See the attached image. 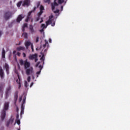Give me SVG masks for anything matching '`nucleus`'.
Returning a JSON list of instances; mask_svg holds the SVG:
<instances>
[{
    "label": "nucleus",
    "mask_w": 130,
    "mask_h": 130,
    "mask_svg": "<svg viewBox=\"0 0 130 130\" xmlns=\"http://www.w3.org/2000/svg\"><path fill=\"white\" fill-rule=\"evenodd\" d=\"M37 57H38V55L37 54H30L28 57V58L31 60H33V59H34L35 58H36Z\"/></svg>",
    "instance_id": "nucleus-4"
},
{
    "label": "nucleus",
    "mask_w": 130,
    "mask_h": 130,
    "mask_svg": "<svg viewBox=\"0 0 130 130\" xmlns=\"http://www.w3.org/2000/svg\"><path fill=\"white\" fill-rule=\"evenodd\" d=\"M29 29L31 34H34V33H35V30H34L33 25H30Z\"/></svg>",
    "instance_id": "nucleus-13"
},
{
    "label": "nucleus",
    "mask_w": 130,
    "mask_h": 130,
    "mask_svg": "<svg viewBox=\"0 0 130 130\" xmlns=\"http://www.w3.org/2000/svg\"><path fill=\"white\" fill-rule=\"evenodd\" d=\"M22 35L25 39H27L28 38V34H27L26 32H23Z\"/></svg>",
    "instance_id": "nucleus-22"
},
{
    "label": "nucleus",
    "mask_w": 130,
    "mask_h": 130,
    "mask_svg": "<svg viewBox=\"0 0 130 130\" xmlns=\"http://www.w3.org/2000/svg\"><path fill=\"white\" fill-rule=\"evenodd\" d=\"M22 99H23V98L22 96H20L19 99V102H21V101H22Z\"/></svg>",
    "instance_id": "nucleus-43"
},
{
    "label": "nucleus",
    "mask_w": 130,
    "mask_h": 130,
    "mask_svg": "<svg viewBox=\"0 0 130 130\" xmlns=\"http://www.w3.org/2000/svg\"><path fill=\"white\" fill-rule=\"evenodd\" d=\"M45 43L43 45L44 48H45L46 47V46H48V42L46 40H45Z\"/></svg>",
    "instance_id": "nucleus-23"
},
{
    "label": "nucleus",
    "mask_w": 130,
    "mask_h": 130,
    "mask_svg": "<svg viewBox=\"0 0 130 130\" xmlns=\"http://www.w3.org/2000/svg\"><path fill=\"white\" fill-rule=\"evenodd\" d=\"M6 98L7 99V98H9V92L6 91Z\"/></svg>",
    "instance_id": "nucleus-29"
},
{
    "label": "nucleus",
    "mask_w": 130,
    "mask_h": 130,
    "mask_svg": "<svg viewBox=\"0 0 130 130\" xmlns=\"http://www.w3.org/2000/svg\"><path fill=\"white\" fill-rule=\"evenodd\" d=\"M54 5H55V6H58V4H57V3H55Z\"/></svg>",
    "instance_id": "nucleus-64"
},
{
    "label": "nucleus",
    "mask_w": 130,
    "mask_h": 130,
    "mask_svg": "<svg viewBox=\"0 0 130 130\" xmlns=\"http://www.w3.org/2000/svg\"><path fill=\"white\" fill-rule=\"evenodd\" d=\"M5 68L6 69L7 75H9V74H10V67L9 66V64H8V63H5Z\"/></svg>",
    "instance_id": "nucleus-8"
},
{
    "label": "nucleus",
    "mask_w": 130,
    "mask_h": 130,
    "mask_svg": "<svg viewBox=\"0 0 130 130\" xmlns=\"http://www.w3.org/2000/svg\"><path fill=\"white\" fill-rule=\"evenodd\" d=\"M16 52H17L16 51H13V54H15V53H16Z\"/></svg>",
    "instance_id": "nucleus-61"
},
{
    "label": "nucleus",
    "mask_w": 130,
    "mask_h": 130,
    "mask_svg": "<svg viewBox=\"0 0 130 130\" xmlns=\"http://www.w3.org/2000/svg\"><path fill=\"white\" fill-rule=\"evenodd\" d=\"M3 89H4V87H3V86L1 85L0 86V92H2Z\"/></svg>",
    "instance_id": "nucleus-40"
},
{
    "label": "nucleus",
    "mask_w": 130,
    "mask_h": 130,
    "mask_svg": "<svg viewBox=\"0 0 130 130\" xmlns=\"http://www.w3.org/2000/svg\"><path fill=\"white\" fill-rule=\"evenodd\" d=\"M40 16H39V17L37 18V21H38L39 20H40Z\"/></svg>",
    "instance_id": "nucleus-54"
},
{
    "label": "nucleus",
    "mask_w": 130,
    "mask_h": 130,
    "mask_svg": "<svg viewBox=\"0 0 130 130\" xmlns=\"http://www.w3.org/2000/svg\"><path fill=\"white\" fill-rule=\"evenodd\" d=\"M55 22H53L52 24V26H55Z\"/></svg>",
    "instance_id": "nucleus-59"
},
{
    "label": "nucleus",
    "mask_w": 130,
    "mask_h": 130,
    "mask_svg": "<svg viewBox=\"0 0 130 130\" xmlns=\"http://www.w3.org/2000/svg\"><path fill=\"white\" fill-rule=\"evenodd\" d=\"M22 54L23 55V57H26V54L25 53L23 52Z\"/></svg>",
    "instance_id": "nucleus-55"
},
{
    "label": "nucleus",
    "mask_w": 130,
    "mask_h": 130,
    "mask_svg": "<svg viewBox=\"0 0 130 130\" xmlns=\"http://www.w3.org/2000/svg\"><path fill=\"white\" fill-rule=\"evenodd\" d=\"M11 90H12V86H11V85H9L6 89V92H9Z\"/></svg>",
    "instance_id": "nucleus-20"
},
{
    "label": "nucleus",
    "mask_w": 130,
    "mask_h": 130,
    "mask_svg": "<svg viewBox=\"0 0 130 130\" xmlns=\"http://www.w3.org/2000/svg\"><path fill=\"white\" fill-rule=\"evenodd\" d=\"M18 94H19V91H15L14 93V104H17V101L18 100Z\"/></svg>",
    "instance_id": "nucleus-3"
},
{
    "label": "nucleus",
    "mask_w": 130,
    "mask_h": 130,
    "mask_svg": "<svg viewBox=\"0 0 130 130\" xmlns=\"http://www.w3.org/2000/svg\"><path fill=\"white\" fill-rule=\"evenodd\" d=\"M55 9V6L53 4L52 5V10L53 11Z\"/></svg>",
    "instance_id": "nucleus-39"
},
{
    "label": "nucleus",
    "mask_w": 130,
    "mask_h": 130,
    "mask_svg": "<svg viewBox=\"0 0 130 130\" xmlns=\"http://www.w3.org/2000/svg\"><path fill=\"white\" fill-rule=\"evenodd\" d=\"M31 48L32 49V51H34V49L33 48V45L32 44L31 45Z\"/></svg>",
    "instance_id": "nucleus-49"
},
{
    "label": "nucleus",
    "mask_w": 130,
    "mask_h": 130,
    "mask_svg": "<svg viewBox=\"0 0 130 130\" xmlns=\"http://www.w3.org/2000/svg\"><path fill=\"white\" fill-rule=\"evenodd\" d=\"M41 27L42 28V29H44V28H47V26H45V24L43 23V24H42V25H41Z\"/></svg>",
    "instance_id": "nucleus-25"
},
{
    "label": "nucleus",
    "mask_w": 130,
    "mask_h": 130,
    "mask_svg": "<svg viewBox=\"0 0 130 130\" xmlns=\"http://www.w3.org/2000/svg\"><path fill=\"white\" fill-rule=\"evenodd\" d=\"M22 4V2H19L18 4H17V7L18 8H19V7H21V5Z\"/></svg>",
    "instance_id": "nucleus-36"
},
{
    "label": "nucleus",
    "mask_w": 130,
    "mask_h": 130,
    "mask_svg": "<svg viewBox=\"0 0 130 130\" xmlns=\"http://www.w3.org/2000/svg\"><path fill=\"white\" fill-rule=\"evenodd\" d=\"M23 28H27L28 27V24L24 23L22 26Z\"/></svg>",
    "instance_id": "nucleus-30"
},
{
    "label": "nucleus",
    "mask_w": 130,
    "mask_h": 130,
    "mask_svg": "<svg viewBox=\"0 0 130 130\" xmlns=\"http://www.w3.org/2000/svg\"><path fill=\"white\" fill-rule=\"evenodd\" d=\"M9 104L10 103H9V102H5V103L4 104V107L3 110H5V111H7V110H8V109H9Z\"/></svg>",
    "instance_id": "nucleus-11"
},
{
    "label": "nucleus",
    "mask_w": 130,
    "mask_h": 130,
    "mask_svg": "<svg viewBox=\"0 0 130 130\" xmlns=\"http://www.w3.org/2000/svg\"><path fill=\"white\" fill-rule=\"evenodd\" d=\"M24 86L26 88H27L29 86V85L28 84V82H27V81L25 82Z\"/></svg>",
    "instance_id": "nucleus-32"
},
{
    "label": "nucleus",
    "mask_w": 130,
    "mask_h": 130,
    "mask_svg": "<svg viewBox=\"0 0 130 130\" xmlns=\"http://www.w3.org/2000/svg\"><path fill=\"white\" fill-rule=\"evenodd\" d=\"M6 111L3 110L1 113V119L2 121H4L5 118H6Z\"/></svg>",
    "instance_id": "nucleus-5"
},
{
    "label": "nucleus",
    "mask_w": 130,
    "mask_h": 130,
    "mask_svg": "<svg viewBox=\"0 0 130 130\" xmlns=\"http://www.w3.org/2000/svg\"><path fill=\"white\" fill-rule=\"evenodd\" d=\"M0 78L2 79H5V72L2 67L0 68Z\"/></svg>",
    "instance_id": "nucleus-2"
},
{
    "label": "nucleus",
    "mask_w": 130,
    "mask_h": 130,
    "mask_svg": "<svg viewBox=\"0 0 130 130\" xmlns=\"http://www.w3.org/2000/svg\"><path fill=\"white\" fill-rule=\"evenodd\" d=\"M18 78L19 80V82L20 81H21V78H20V75H19V74L17 75Z\"/></svg>",
    "instance_id": "nucleus-51"
},
{
    "label": "nucleus",
    "mask_w": 130,
    "mask_h": 130,
    "mask_svg": "<svg viewBox=\"0 0 130 130\" xmlns=\"http://www.w3.org/2000/svg\"><path fill=\"white\" fill-rule=\"evenodd\" d=\"M40 73H41V70H40V71H38L37 72V75H40Z\"/></svg>",
    "instance_id": "nucleus-50"
},
{
    "label": "nucleus",
    "mask_w": 130,
    "mask_h": 130,
    "mask_svg": "<svg viewBox=\"0 0 130 130\" xmlns=\"http://www.w3.org/2000/svg\"><path fill=\"white\" fill-rule=\"evenodd\" d=\"M2 58H6V51L5 50V48H3L2 49Z\"/></svg>",
    "instance_id": "nucleus-14"
},
{
    "label": "nucleus",
    "mask_w": 130,
    "mask_h": 130,
    "mask_svg": "<svg viewBox=\"0 0 130 130\" xmlns=\"http://www.w3.org/2000/svg\"><path fill=\"white\" fill-rule=\"evenodd\" d=\"M39 64H40V62H38L37 63V64H36V68H37V67H38V66H39Z\"/></svg>",
    "instance_id": "nucleus-44"
},
{
    "label": "nucleus",
    "mask_w": 130,
    "mask_h": 130,
    "mask_svg": "<svg viewBox=\"0 0 130 130\" xmlns=\"http://www.w3.org/2000/svg\"><path fill=\"white\" fill-rule=\"evenodd\" d=\"M59 11L57 10L56 11H54V13H55V14H56V13H58Z\"/></svg>",
    "instance_id": "nucleus-62"
},
{
    "label": "nucleus",
    "mask_w": 130,
    "mask_h": 130,
    "mask_svg": "<svg viewBox=\"0 0 130 130\" xmlns=\"http://www.w3.org/2000/svg\"><path fill=\"white\" fill-rule=\"evenodd\" d=\"M4 18L6 21H8L10 18H12V12L7 11L4 14Z\"/></svg>",
    "instance_id": "nucleus-1"
},
{
    "label": "nucleus",
    "mask_w": 130,
    "mask_h": 130,
    "mask_svg": "<svg viewBox=\"0 0 130 130\" xmlns=\"http://www.w3.org/2000/svg\"><path fill=\"white\" fill-rule=\"evenodd\" d=\"M44 31V28H42V29L40 30V32H41V33H42V32H43Z\"/></svg>",
    "instance_id": "nucleus-48"
},
{
    "label": "nucleus",
    "mask_w": 130,
    "mask_h": 130,
    "mask_svg": "<svg viewBox=\"0 0 130 130\" xmlns=\"http://www.w3.org/2000/svg\"><path fill=\"white\" fill-rule=\"evenodd\" d=\"M18 79H17L16 82L19 84V89L21 88V82L20 81H18Z\"/></svg>",
    "instance_id": "nucleus-27"
},
{
    "label": "nucleus",
    "mask_w": 130,
    "mask_h": 130,
    "mask_svg": "<svg viewBox=\"0 0 130 130\" xmlns=\"http://www.w3.org/2000/svg\"><path fill=\"white\" fill-rule=\"evenodd\" d=\"M9 122H10L11 123V124H13V122H14V119H10L9 121Z\"/></svg>",
    "instance_id": "nucleus-28"
},
{
    "label": "nucleus",
    "mask_w": 130,
    "mask_h": 130,
    "mask_svg": "<svg viewBox=\"0 0 130 130\" xmlns=\"http://www.w3.org/2000/svg\"><path fill=\"white\" fill-rule=\"evenodd\" d=\"M16 50L17 51H25V50H26V48L25 47L19 46L16 48Z\"/></svg>",
    "instance_id": "nucleus-7"
},
{
    "label": "nucleus",
    "mask_w": 130,
    "mask_h": 130,
    "mask_svg": "<svg viewBox=\"0 0 130 130\" xmlns=\"http://www.w3.org/2000/svg\"><path fill=\"white\" fill-rule=\"evenodd\" d=\"M34 11H31L29 12H28V16H27L26 19H25V22H28V21H29V19H31V14H32V13H33Z\"/></svg>",
    "instance_id": "nucleus-12"
},
{
    "label": "nucleus",
    "mask_w": 130,
    "mask_h": 130,
    "mask_svg": "<svg viewBox=\"0 0 130 130\" xmlns=\"http://www.w3.org/2000/svg\"><path fill=\"white\" fill-rule=\"evenodd\" d=\"M33 73V68H31V69H27L26 70V74L27 76H29L30 74Z\"/></svg>",
    "instance_id": "nucleus-9"
},
{
    "label": "nucleus",
    "mask_w": 130,
    "mask_h": 130,
    "mask_svg": "<svg viewBox=\"0 0 130 130\" xmlns=\"http://www.w3.org/2000/svg\"><path fill=\"white\" fill-rule=\"evenodd\" d=\"M40 12L38 13L39 17H40L42 14H43V11H44V7L43 6L41 5L40 7Z\"/></svg>",
    "instance_id": "nucleus-6"
},
{
    "label": "nucleus",
    "mask_w": 130,
    "mask_h": 130,
    "mask_svg": "<svg viewBox=\"0 0 130 130\" xmlns=\"http://www.w3.org/2000/svg\"><path fill=\"white\" fill-rule=\"evenodd\" d=\"M18 78L19 80V82L20 81H21V78H20V75H19V74L17 75Z\"/></svg>",
    "instance_id": "nucleus-52"
},
{
    "label": "nucleus",
    "mask_w": 130,
    "mask_h": 130,
    "mask_svg": "<svg viewBox=\"0 0 130 130\" xmlns=\"http://www.w3.org/2000/svg\"><path fill=\"white\" fill-rule=\"evenodd\" d=\"M53 18V15H51L49 17V20L52 21V18Z\"/></svg>",
    "instance_id": "nucleus-31"
},
{
    "label": "nucleus",
    "mask_w": 130,
    "mask_h": 130,
    "mask_svg": "<svg viewBox=\"0 0 130 130\" xmlns=\"http://www.w3.org/2000/svg\"><path fill=\"white\" fill-rule=\"evenodd\" d=\"M34 59H35V62H37V61H38V58H37V57L35 58Z\"/></svg>",
    "instance_id": "nucleus-47"
},
{
    "label": "nucleus",
    "mask_w": 130,
    "mask_h": 130,
    "mask_svg": "<svg viewBox=\"0 0 130 130\" xmlns=\"http://www.w3.org/2000/svg\"><path fill=\"white\" fill-rule=\"evenodd\" d=\"M10 124H11V123L10 122L7 121V123H6V126L8 127L9 125H10Z\"/></svg>",
    "instance_id": "nucleus-42"
},
{
    "label": "nucleus",
    "mask_w": 130,
    "mask_h": 130,
    "mask_svg": "<svg viewBox=\"0 0 130 130\" xmlns=\"http://www.w3.org/2000/svg\"><path fill=\"white\" fill-rule=\"evenodd\" d=\"M22 20H23V17H22V15H19L17 19V23H20V22H21V21H22Z\"/></svg>",
    "instance_id": "nucleus-17"
},
{
    "label": "nucleus",
    "mask_w": 130,
    "mask_h": 130,
    "mask_svg": "<svg viewBox=\"0 0 130 130\" xmlns=\"http://www.w3.org/2000/svg\"><path fill=\"white\" fill-rule=\"evenodd\" d=\"M26 95H24L21 105H24V104H25V102L26 101Z\"/></svg>",
    "instance_id": "nucleus-24"
},
{
    "label": "nucleus",
    "mask_w": 130,
    "mask_h": 130,
    "mask_svg": "<svg viewBox=\"0 0 130 130\" xmlns=\"http://www.w3.org/2000/svg\"><path fill=\"white\" fill-rule=\"evenodd\" d=\"M16 122L18 125H19L21 123V121H20V119L17 120Z\"/></svg>",
    "instance_id": "nucleus-35"
},
{
    "label": "nucleus",
    "mask_w": 130,
    "mask_h": 130,
    "mask_svg": "<svg viewBox=\"0 0 130 130\" xmlns=\"http://www.w3.org/2000/svg\"><path fill=\"white\" fill-rule=\"evenodd\" d=\"M24 68L25 69H28V68H30V62H28V60H25L24 61Z\"/></svg>",
    "instance_id": "nucleus-10"
},
{
    "label": "nucleus",
    "mask_w": 130,
    "mask_h": 130,
    "mask_svg": "<svg viewBox=\"0 0 130 130\" xmlns=\"http://www.w3.org/2000/svg\"><path fill=\"white\" fill-rule=\"evenodd\" d=\"M39 6H40V2H38L37 3V8H38V7H39Z\"/></svg>",
    "instance_id": "nucleus-53"
},
{
    "label": "nucleus",
    "mask_w": 130,
    "mask_h": 130,
    "mask_svg": "<svg viewBox=\"0 0 130 130\" xmlns=\"http://www.w3.org/2000/svg\"><path fill=\"white\" fill-rule=\"evenodd\" d=\"M25 110V106L21 105L20 115L22 116V114H24V111Z\"/></svg>",
    "instance_id": "nucleus-15"
},
{
    "label": "nucleus",
    "mask_w": 130,
    "mask_h": 130,
    "mask_svg": "<svg viewBox=\"0 0 130 130\" xmlns=\"http://www.w3.org/2000/svg\"><path fill=\"white\" fill-rule=\"evenodd\" d=\"M3 35V31L0 30V37Z\"/></svg>",
    "instance_id": "nucleus-58"
},
{
    "label": "nucleus",
    "mask_w": 130,
    "mask_h": 130,
    "mask_svg": "<svg viewBox=\"0 0 130 130\" xmlns=\"http://www.w3.org/2000/svg\"><path fill=\"white\" fill-rule=\"evenodd\" d=\"M30 81H31V77L30 76H28L27 77V82H30Z\"/></svg>",
    "instance_id": "nucleus-34"
},
{
    "label": "nucleus",
    "mask_w": 130,
    "mask_h": 130,
    "mask_svg": "<svg viewBox=\"0 0 130 130\" xmlns=\"http://www.w3.org/2000/svg\"><path fill=\"white\" fill-rule=\"evenodd\" d=\"M39 42V37H37V38H36V42L37 43Z\"/></svg>",
    "instance_id": "nucleus-38"
},
{
    "label": "nucleus",
    "mask_w": 130,
    "mask_h": 130,
    "mask_svg": "<svg viewBox=\"0 0 130 130\" xmlns=\"http://www.w3.org/2000/svg\"><path fill=\"white\" fill-rule=\"evenodd\" d=\"M30 45H32V44H31V42L27 41L25 42V46L26 49H28V48H29V46H30Z\"/></svg>",
    "instance_id": "nucleus-16"
},
{
    "label": "nucleus",
    "mask_w": 130,
    "mask_h": 130,
    "mask_svg": "<svg viewBox=\"0 0 130 130\" xmlns=\"http://www.w3.org/2000/svg\"><path fill=\"white\" fill-rule=\"evenodd\" d=\"M22 32H25V27H23V26H22Z\"/></svg>",
    "instance_id": "nucleus-57"
},
{
    "label": "nucleus",
    "mask_w": 130,
    "mask_h": 130,
    "mask_svg": "<svg viewBox=\"0 0 130 130\" xmlns=\"http://www.w3.org/2000/svg\"><path fill=\"white\" fill-rule=\"evenodd\" d=\"M19 63L20 66H24L25 63V61L23 60V59L19 60Z\"/></svg>",
    "instance_id": "nucleus-21"
},
{
    "label": "nucleus",
    "mask_w": 130,
    "mask_h": 130,
    "mask_svg": "<svg viewBox=\"0 0 130 130\" xmlns=\"http://www.w3.org/2000/svg\"><path fill=\"white\" fill-rule=\"evenodd\" d=\"M39 68L40 69V71H41V70H42V69L43 68V67L42 65H40L39 66Z\"/></svg>",
    "instance_id": "nucleus-41"
},
{
    "label": "nucleus",
    "mask_w": 130,
    "mask_h": 130,
    "mask_svg": "<svg viewBox=\"0 0 130 130\" xmlns=\"http://www.w3.org/2000/svg\"><path fill=\"white\" fill-rule=\"evenodd\" d=\"M34 84V83L33 82H31L30 85V87L31 88V87H32V86H33Z\"/></svg>",
    "instance_id": "nucleus-56"
},
{
    "label": "nucleus",
    "mask_w": 130,
    "mask_h": 130,
    "mask_svg": "<svg viewBox=\"0 0 130 130\" xmlns=\"http://www.w3.org/2000/svg\"><path fill=\"white\" fill-rule=\"evenodd\" d=\"M40 60L43 61V64L44 63V60H45V56H44V54H42V56L40 58Z\"/></svg>",
    "instance_id": "nucleus-18"
},
{
    "label": "nucleus",
    "mask_w": 130,
    "mask_h": 130,
    "mask_svg": "<svg viewBox=\"0 0 130 130\" xmlns=\"http://www.w3.org/2000/svg\"><path fill=\"white\" fill-rule=\"evenodd\" d=\"M42 22H43V19H42V18L41 20L40 21V24H41V23H42Z\"/></svg>",
    "instance_id": "nucleus-60"
},
{
    "label": "nucleus",
    "mask_w": 130,
    "mask_h": 130,
    "mask_svg": "<svg viewBox=\"0 0 130 130\" xmlns=\"http://www.w3.org/2000/svg\"><path fill=\"white\" fill-rule=\"evenodd\" d=\"M44 3L49 4L50 3V0H44Z\"/></svg>",
    "instance_id": "nucleus-33"
},
{
    "label": "nucleus",
    "mask_w": 130,
    "mask_h": 130,
    "mask_svg": "<svg viewBox=\"0 0 130 130\" xmlns=\"http://www.w3.org/2000/svg\"><path fill=\"white\" fill-rule=\"evenodd\" d=\"M49 43H51V39H49Z\"/></svg>",
    "instance_id": "nucleus-63"
},
{
    "label": "nucleus",
    "mask_w": 130,
    "mask_h": 130,
    "mask_svg": "<svg viewBox=\"0 0 130 130\" xmlns=\"http://www.w3.org/2000/svg\"><path fill=\"white\" fill-rule=\"evenodd\" d=\"M58 4H62V3H63V1L58 0Z\"/></svg>",
    "instance_id": "nucleus-37"
},
{
    "label": "nucleus",
    "mask_w": 130,
    "mask_h": 130,
    "mask_svg": "<svg viewBox=\"0 0 130 130\" xmlns=\"http://www.w3.org/2000/svg\"><path fill=\"white\" fill-rule=\"evenodd\" d=\"M19 114H17V115H16V119L17 120L19 119Z\"/></svg>",
    "instance_id": "nucleus-46"
},
{
    "label": "nucleus",
    "mask_w": 130,
    "mask_h": 130,
    "mask_svg": "<svg viewBox=\"0 0 130 130\" xmlns=\"http://www.w3.org/2000/svg\"><path fill=\"white\" fill-rule=\"evenodd\" d=\"M13 24H14V22H11V23L9 24L8 27H9V28H12V27H13Z\"/></svg>",
    "instance_id": "nucleus-26"
},
{
    "label": "nucleus",
    "mask_w": 130,
    "mask_h": 130,
    "mask_svg": "<svg viewBox=\"0 0 130 130\" xmlns=\"http://www.w3.org/2000/svg\"><path fill=\"white\" fill-rule=\"evenodd\" d=\"M17 55L18 56H21V53L18 52L17 53Z\"/></svg>",
    "instance_id": "nucleus-45"
},
{
    "label": "nucleus",
    "mask_w": 130,
    "mask_h": 130,
    "mask_svg": "<svg viewBox=\"0 0 130 130\" xmlns=\"http://www.w3.org/2000/svg\"><path fill=\"white\" fill-rule=\"evenodd\" d=\"M47 26H48V25H50V24H52V20H48L46 22Z\"/></svg>",
    "instance_id": "nucleus-19"
}]
</instances>
